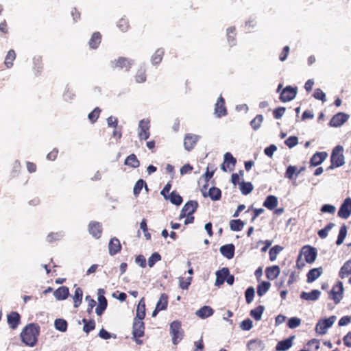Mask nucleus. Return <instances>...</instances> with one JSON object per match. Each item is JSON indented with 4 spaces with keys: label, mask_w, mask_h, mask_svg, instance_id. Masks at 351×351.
Segmentation results:
<instances>
[{
    "label": "nucleus",
    "mask_w": 351,
    "mask_h": 351,
    "mask_svg": "<svg viewBox=\"0 0 351 351\" xmlns=\"http://www.w3.org/2000/svg\"><path fill=\"white\" fill-rule=\"evenodd\" d=\"M40 333V326L37 324L30 323L21 331V337L22 341L27 346L33 347L38 341Z\"/></svg>",
    "instance_id": "1"
},
{
    "label": "nucleus",
    "mask_w": 351,
    "mask_h": 351,
    "mask_svg": "<svg viewBox=\"0 0 351 351\" xmlns=\"http://www.w3.org/2000/svg\"><path fill=\"white\" fill-rule=\"evenodd\" d=\"M170 334L174 345H177L182 339L183 331L182 330L181 322L180 321L175 320L170 324Z\"/></svg>",
    "instance_id": "2"
},
{
    "label": "nucleus",
    "mask_w": 351,
    "mask_h": 351,
    "mask_svg": "<svg viewBox=\"0 0 351 351\" xmlns=\"http://www.w3.org/2000/svg\"><path fill=\"white\" fill-rule=\"evenodd\" d=\"M144 331L145 324L143 319H134L132 327V335L133 337L135 339L136 343L138 345L143 343L142 340H140L139 338L144 335Z\"/></svg>",
    "instance_id": "3"
},
{
    "label": "nucleus",
    "mask_w": 351,
    "mask_h": 351,
    "mask_svg": "<svg viewBox=\"0 0 351 351\" xmlns=\"http://www.w3.org/2000/svg\"><path fill=\"white\" fill-rule=\"evenodd\" d=\"M343 147L341 145L336 146L331 154V162L335 165L336 167H339L345 164V158L343 156Z\"/></svg>",
    "instance_id": "4"
},
{
    "label": "nucleus",
    "mask_w": 351,
    "mask_h": 351,
    "mask_svg": "<svg viewBox=\"0 0 351 351\" xmlns=\"http://www.w3.org/2000/svg\"><path fill=\"white\" fill-rule=\"evenodd\" d=\"M337 317L333 315L327 319L319 320L315 327L316 332L320 335L326 334L327 330L333 325Z\"/></svg>",
    "instance_id": "5"
},
{
    "label": "nucleus",
    "mask_w": 351,
    "mask_h": 351,
    "mask_svg": "<svg viewBox=\"0 0 351 351\" xmlns=\"http://www.w3.org/2000/svg\"><path fill=\"white\" fill-rule=\"evenodd\" d=\"M150 122L148 119H142L138 123V136L141 141L147 140L150 136Z\"/></svg>",
    "instance_id": "6"
},
{
    "label": "nucleus",
    "mask_w": 351,
    "mask_h": 351,
    "mask_svg": "<svg viewBox=\"0 0 351 351\" xmlns=\"http://www.w3.org/2000/svg\"><path fill=\"white\" fill-rule=\"evenodd\" d=\"M343 286L341 282H338L335 285L330 291V297L332 299L336 304L340 302L343 298Z\"/></svg>",
    "instance_id": "7"
},
{
    "label": "nucleus",
    "mask_w": 351,
    "mask_h": 351,
    "mask_svg": "<svg viewBox=\"0 0 351 351\" xmlns=\"http://www.w3.org/2000/svg\"><path fill=\"white\" fill-rule=\"evenodd\" d=\"M236 163L237 160L232 155V154L230 152H226L224 154V160L221 168L225 172L227 171V169H229V171H233Z\"/></svg>",
    "instance_id": "8"
},
{
    "label": "nucleus",
    "mask_w": 351,
    "mask_h": 351,
    "mask_svg": "<svg viewBox=\"0 0 351 351\" xmlns=\"http://www.w3.org/2000/svg\"><path fill=\"white\" fill-rule=\"evenodd\" d=\"M297 89L290 86L285 88L280 94V100L282 102H287L292 100L296 95Z\"/></svg>",
    "instance_id": "9"
},
{
    "label": "nucleus",
    "mask_w": 351,
    "mask_h": 351,
    "mask_svg": "<svg viewBox=\"0 0 351 351\" xmlns=\"http://www.w3.org/2000/svg\"><path fill=\"white\" fill-rule=\"evenodd\" d=\"M89 233L95 239H99L101 237L103 228L101 223L92 221L88 226Z\"/></svg>",
    "instance_id": "10"
},
{
    "label": "nucleus",
    "mask_w": 351,
    "mask_h": 351,
    "mask_svg": "<svg viewBox=\"0 0 351 351\" xmlns=\"http://www.w3.org/2000/svg\"><path fill=\"white\" fill-rule=\"evenodd\" d=\"M132 64L131 60L125 57H119L118 59L112 62V67L113 69H124L125 71H129Z\"/></svg>",
    "instance_id": "11"
},
{
    "label": "nucleus",
    "mask_w": 351,
    "mask_h": 351,
    "mask_svg": "<svg viewBox=\"0 0 351 351\" xmlns=\"http://www.w3.org/2000/svg\"><path fill=\"white\" fill-rule=\"evenodd\" d=\"M198 207V203L197 201L191 200L187 202L181 210L180 218H183L186 215H193Z\"/></svg>",
    "instance_id": "12"
},
{
    "label": "nucleus",
    "mask_w": 351,
    "mask_h": 351,
    "mask_svg": "<svg viewBox=\"0 0 351 351\" xmlns=\"http://www.w3.org/2000/svg\"><path fill=\"white\" fill-rule=\"evenodd\" d=\"M351 214V198H346L341 204L338 215L343 219H348Z\"/></svg>",
    "instance_id": "13"
},
{
    "label": "nucleus",
    "mask_w": 351,
    "mask_h": 351,
    "mask_svg": "<svg viewBox=\"0 0 351 351\" xmlns=\"http://www.w3.org/2000/svg\"><path fill=\"white\" fill-rule=\"evenodd\" d=\"M199 136L193 134H186L184 138V147L188 152L191 151L196 145Z\"/></svg>",
    "instance_id": "14"
},
{
    "label": "nucleus",
    "mask_w": 351,
    "mask_h": 351,
    "mask_svg": "<svg viewBox=\"0 0 351 351\" xmlns=\"http://www.w3.org/2000/svg\"><path fill=\"white\" fill-rule=\"evenodd\" d=\"M215 114L219 118L226 116L227 114V109L225 105V99L222 96H220L215 104Z\"/></svg>",
    "instance_id": "15"
},
{
    "label": "nucleus",
    "mask_w": 351,
    "mask_h": 351,
    "mask_svg": "<svg viewBox=\"0 0 351 351\" xmlns=\"http://www.w3.org/2000/svg\"><path fill=\"white\" fill-rule=\"evenodd\" d=\"M348 118V114L343 112H339L332 117L330 121V125L332 127H339L346 122Z\"/></svg>",
    "instance_id": "16"
},
{
    "label": "nucleus",
    "mask_w": 351,
    "mask_h": 351,
    "mask_svg": "<svg viewBox=\"0 0 351 351\" xmlns=\"http://www.w3.org/2000/svg\"><path fill=\"white\" fill-rule=\"evenodd\" d=\"M306 167L304 166L298 167L296 166L289 165L286 170L285 177L289 180L295 179L300 173L304 171Z\"/></svg>",
    "instance_id": "17"
},
{
    "label": "nucleus",
    "mask_w": 351,
    "mask_h": 351,
    "mask_svg": "<svg viewBox=\"0 0 351 351\" xmlns=\"http://www.w3.org/2000/svg\"><path fill=\"white\" fill-rule=\"evenodd\" d=\"M8 324L12 329H16L21 323V316L19 313L12 311L7 315Z\"/></svg>",
    "instance_id": "18"
},
{
    "label": "nucleus",
    "mask_w": 351,
    "mask_h": 351,
    "mask_svg": "<svg viewBox=\"0 0 351 351\" xmlns=\"http://www.w3.org/2000/svg\"><path fill=\"white\" fill-rule=\"evenodd\" d=\"M307 263V245L302 247L300 254L296 261V266L298 269H302Z\"/></svg>",
    "instance_id": "19"
},
{
    "label": "nucleus",
    "mask_w": 351,
    "mask_h": 351,
    "mask_svg": "<svg viewBox=\"0 0 351 351\" xmlns=\"http://www.w3.org/2000/svg\"><path fill=\"white\" fill-rule=\"evenodd\" d=\"M121 250V245L120 243L119 240L116 238H112L110 240L109 244H108V250L109 254L111 256H114L119 253Z\"/></svg>",
    "instance_id": "20"
},
{
    "label": "nucleus",
    "mask_w": 351,
    "mask_h": 351,
    "mask_svg": "<svg viewBox=\"0 0 351 351\" xmlns=\"http://www.w3.org/2000/svg\"><path fill=\"white\" fill-rule=\"evenodd\" d=\"M229 274V269L227 267H223L216 272L215 286L220 287L226 281L227 276Z\"/></svg>",
    "instance_id": "21"
},
{
    "label": "nucleus",
    "mask_w": 351,
    "mask_h": 351,
    "mask_svg": "<svg viewBox=\"0 0 351 351\" xmlns=\"http://www.w3.org/2000/svg\"><path fill=\"white\" fill-rule=\"evenodd\" d=\"M234 245L233 244H227L222 245L220 247V252L228 259H231L234 257Z\"/></svg>",
    "instance_id": "22"
},
{
    "label": "nucleus",
    "mask_w": 351,
    "mask_h": 351,
    "mask_svg": "<svg viewBox=\"0 0 351 351\" xmlns=\"http://www.w3.org/2000/svg\"><path fill=\"white\" fill-rule=\"evenodd\" d=\"M328 154L326 152H317L315 154L311 159V165L315 167L323 162L327 158Z\"/></svg>",
    "instance_id": "23"
},
{
    "label": "nucleus",
    "mask_w": 351,
    "mask_h": 351,
    "mask_svg": "<svg viewBox=\"0 0 351 351\" xmlns=\"http://www.w3.org/2000/svg\"><path fill=\"white\" fill-rule=\"evenodd\" d=\"M294 336H292L288 339L278 341L276 346V350L277 351H285L289 349L292 346V340Z\"/></svg>",
    "instance_id": "24"
},
{
    "label": "nucleus",
    "mask_w": 351,
    "mask_h": 351,
    "mask_svg": "<svg viewBox=\"0 0 351 351\" xmlns=\"http://www.w3.org/2000/svg\"><path fill=\"white\" fill-rule=\"evenodd\" d=\"M98 302L99 304L95 309V313L100 316L106 309L108 306V302L106 298L103 295H99Z\"/></svg>",
    "instance_id": "25"
},
{
    "label": "nucleus",
    "mask_w": 351,
    "mask_h": 351,
    "mask_svg": "<svg viewBox=\"0 0 351 351\" xmlns=\"http://www.w3.org/2000/svg\"><path fill=\"white\" fill-rule=\"evenodd\" d=\"M265 274L269 280H273L279 276L280 268L278 265L267 267L265 269Z\"/></svg>",
    "instance_id": "26"
},
{
    "label": "nucleus",
    "mask_w": 351,
    "mask_h": 351,
    "mask_svg": "<svg viewBox=\"0 0 351 351\" xmlns=\"http://www.w3.org/2000/svg\"><path fill=\"white\" fill-rule=\"evenodd\" d=\"M101 42V34L99 32H94L88 42L91 49H97Z\"/></svg>",
    "instance_id": "27"
},
{
    "label": "nucleus",
    "mask_w": 351,
    "mask_h": 351,
    "mask_svg": "<svg viewBox=\"0 0 351 351\" xmlns=\"http://www.w3.org/2000/svg\"><path fill=\"white\" fill-rule=\"evenodd\" d=\"M69 294V288L65 286L59 287L54 291L53 293L55 298L60 300L66 299L68 297Z\"/></svg>",
    "instance_id": "28"
},
{
    "label": "nucleus",
    "mask_w": 351,
    "mask_h": 351,
    "mask_svg": "<svg viewBox=\"0 0 351 351\" xmlns=\"http://www.w3.org/2000/svg\"><path fill=\"white\" fill-rule=\"evenodd\" d=\"M278 205V199L274 195H269L266 197L263 206L269 210L274 209Z\"/></svg>",
    "instance_id": "29"
},
{
    "label": "nucleus",
    "mask_w": 351,
    "mask_h": 351,
    "mask_svg": "<svg viewBox=\"0 0 351 351\" xmlns=\"http://www.w3.org/2000/svg\"><path fill=\"white\" fill-rule=\"evenodd\" d=\"M323 273L322 267L313 268L308 271V283L313 282L321 276Z\"/></svg>",
    "instance_id": "30"
},
{
    "label": "nucleus",
    "mask_w": 351,
    "mask_h": 351,
    "mask_svg": "<svg viewBox=\"0 0 351 351\" xmlns=\"http://www.w3.org/2000/svg\"><path fill=\"white\" fill-rule=\"evenodd\" d=\"M43 69V59L40 56L34 57L33 59V70L36 75L41 73Z\"/></svg>",
    "instance_id": "31"
},
{
    "label": "nucleus",
    "mask_w": 351,
    "mask_h": 351,
    "mask_svg": "<svg viewBox=\"0 0 351 351\" xmlns=\"http://www.w3.org/2000/svg\"><path fill=\"white\" fill-rule=\"evenodd\" d=\"M213 313L214 311L211 307L208 306H204L197 311L196 315L198 317L204 319L211 316Z\"/></svg>",
    "instance_id": "32"
},
{
    "label": "nucleus",
    "mask_w": 351,
    "mask_h": 351,
    "mask_svg": "<svg viewBox=\"0 0 351 351\" xmlns=\"http://www.w3.org/2000/svg\"><path fill=\"white\" fill-rule=\"evenodd\" d=\"M165 54V51L162 48H159L156 50L152 56V62L153 64H160Z\"/></svg>",
    "instance_id": "33"
},
{
    "label": "nucleus",
    "mask_w": 351,
    "mask_h": 351,
    "mask_svg": "<svg viewBox=\"0 0 351 351\" xmlns=\"http://www.w3.org/2000/svg\"><path fill=\"white\" fill-rule=\"evenodd\" d=\"M145 317V304L143 299H141L137 306L136 315L134 319H143Z\"/></svg>",
    "instance_id": "34"
},
{
    "label": "nucleus",
    "mask_w": 351,
    "mask_h": 351,
    "mask_svg": "<svg viewBox=\"0 0 351 351\" xmlns=\"http://www.w3.org/2000/svg\"><path fill=\"white\" fill-rule=\"evenodd\" d=\"M351 274V259L348 261L344 263L342 266L340 272L339 276L341 278H345Z\"/></svg>",
    "instance_id": "35"
},
{
    "label": "nucleus",
    "mask_w": 351,
    "mask_h": 351,
    "mask_svg": "<svg viewBox=\"0 0 351 351\" xmlns=\"http://www.w3.org/2000/svg\"><path fill=\"white\" fill-rule=\"evenodd\" d=\"M16 58V53L14 50L10 49L8 51L4 61V64L8 69L13 66V61Z\"/></svg>",
    "instance_id": "36"
},
{
    "label": "nucleus",
    "mask_w": 351,
    "mask_h": 351,
    "mask_svg": "<svg viewBox=\"0 0 351 351\" xmlns=\"http://www.w3.org/2000/svg\"><path fill=\"white\" fill-rule=\"evenodd\" d=\"M125 165L132 167L133 168H136L139 166L140 162L137 159V157L135 154H132L129 155L126 159L125 160Z\"/></svg>",
    "instance_id": "37"
},
{
    "label": "nucleus",
    "mask_w": 351,
    "mask_h": 351,
    "mask_svg": "<svg viewBox=\"0 0 351 351\" xmlns=\"http://www.w3.org/2000/svg\"><path fill=\"white\" fill-rule=\"evenodd\" d=\"M239 189L243 195H247L252 191L254 187L250 182H241L239 183Z\"/></svg>",
    "instance_id": "38"
},
{
    "label": "nucleus",
    "mask_w": 351,
    "mask_h": 351,
    "mask_svg": "<svg viewBox=\"0 0 351 351\" xmlns=\"http://www.w3.org/2000/svg\"><path fill=\"white\" fill-rule=\"evenodd\" d=\"M265 307L259 305L256 308L252 309L250 314L256 321H258L261 319Z\"/></svg>",
    "instance_id": "39"
},
{
    "label": "nucleus",
    "mask_w": 351,
    "mask_h": 351,
    "mask_svg": "<svg viewBox=\"0 0 351 351\" xmlns=\"http://www.w3.org/2000/svg\"><path fill=\"white\" fill-rule=\"evenodd\" d=\"M168 305V295L166 293H162L156 304L158 310H165Z\"/></svg>",
    "instance_id": "40"
},
{
    "label": "nucleus",
    "mask_w": 351,
    "mask_h": 351,
    "mask_svg": "<svg viewBox=\"0 0 351 351\" xmlns=\"http://www.w3.org/2000/svg\"><path fill=\"white\" fill-rule=\"evenodd\" d=\"M82 322L84 323L83 330L86 334H88L90 331L95 328V322L94 319L88 320L84 318L82 319Z\"/></svg>",
    "instance_id": "41"
},
{
    "label": "nucleus",
    "mask_w": 351,
    "mask_h": 351,
    "mask_svg": "<svg viewBox=\"0 0 351 351\" xmlns=\"http://www.w3.org/2000/svg\"><path fill=\"white\" fill-rule=\"evenodd\" d=\"M83 296V291L80 287H77L75 290L73 299L74 306L78 307L82 302Z\"/></svg>",
    "instance_id": "42"
},
{
    "label": "nucleus",
    "mask_w": 351,
    "mask_h": 351,
    "mask_svg": "<svg viewBox=\"0 0 351 351\" xmlns=\"http://www.w3.org/2000/svg\"><path fill=\"white\" fill-rule=\"evenodd\" d=\"M244 222L241 219H232L230 221V228L232 231H240L244 227Z\"/></svg>",
    "instance_id": "43"
},
{
    "label": "nucleus",
    "mask_w": 351,
    "mask_h": 351,
    "mask_svg": "<svg viewBox=\"0 0 351 351\" xmlns=\"http://www.w3.org/2000/svg\"><path fill=\"white\" fill-rule=\"evenodd\" d=\"M168 199L173 204L177 206L180 205L182 202V197L176 191H173L171 193V194L168 196Z\"/></svg>",
    "instance_id": "44"
},
{
    "label": "nucleus",
    "mask_w": 351,
    "mask_h": 351,
    "mask_svg": "<svg viewBox=\"0 0 351 351\" xmlns=\"http://www.w3.org/2000/svg\"><path fill=\"white\" fill-rule=\"evenodd\" d=\"M263 121V115L258 114L250 121V125L254 130H257L261 128Z\"/></svg>",
    "instance_id": "45"
},
{
    "label": "nucleus",
    "mask_w": 351,
    "mask_h": 351,
    "mask_svg": "<svg viewBox=\"0 0 351 351\" xmlns=\"http://www.w3.org/2000/svg\"><path fill=\"white\" fill-rule=\"evenodd\" d=\"M270 286V282L266 281L262 282L257 287V294L259 296L263 295L269 290Z\"/></svg>",
    "instance_id": "46"
},
{
    "label": "nucleus",
    "mask_w": 351,
    "mask_h": 351,
    "mask_svg": "<svg viewBox=\"0 0 351 351\" xmlns=\"http://www.w3.org/2000/svg\"><path fill=\"white\" fill-rule=\"evenodd\" d=\"M144 186L146 189H147V186L146 182L143 179L138 180L136 182V184L134 186V190H133L134 195L135 196H138L140 194L143 187H144Z\"/></svg>",
    "instance_id": "47"
},
{
    "label": "nucleus",
    "mask_w": 351,
    "mask_h": 351,
    "mask_svg": "<svg viewBox=\"0 0 351 351\" xmlns=\"http://www.w3.org/2000/svg\"><path fill=\"white\" fill-rule=\"evenodd\" d=\"M208 195L212 200H219L221 197V191L217 187H211L209 189Z\"/></svg>",
    "instance_id": "48"
},
{
    "label": "nucleus",
    "mask_w": 351,
    "mask_h": 351,
    "mask_svg": "<svg viewBox=\"0 0 351 351\" xmlns=\"http://www.w3.org/2000/svg\"><path fill=\"white\" fill-rule=\"evenodd\" d=\"M346 235H347V227L346 225H343L340 228L337 240L336 242L337 245H340L343 243Z\"/></svg>",
    "instance_id": "49"
},
{
    "label": "nucleus",
    "mask_w": 351,
    "mask_h": 351,
    "mask_svg": "<svg viewBox=\"0 0 351 351\" xmlns=\"http://www.w3.org/2000/svg\"><path fill=\"white\" fill-rule=\"evenodd\" d=\"M236 35L237 33L234 27H230L227 29V38L229 43L231 45H234Z\"/></svg>",
    "instance_id": "50"
},
{
    "label": "nucleus",
    "mask_w": 351,
    "mask_h": 351,
    "mask_svg": "<svg viewBox=\"0 0 351 351\" xmlns=\"http://www.w3.org/2000/svg\"><path fill=\"white\" fill-rule=\"evenodd\" d=\"M282 250V247L280 245H275L271 247L269 252V259L271 261H274L276 259L278 254Z\"/></svg>",
    "instance_id": "51"
},
{
    "label": "nucleus",
    "mask_w": 351,
    "mask_h": 351,
    "mask_svg": "<svg viewBox=\"0 0 351 351\" xmlns=\"http://www.w3.org/2000/svg\"><path fill=\"white\" fill-rule=\"evenodd\" d=\"M55 327L57 330L61 332H65L67 329V322L62 319H57L55 321Z\"/></svg>",
    "instance_id": "52"
},
{
    "label": "nucleus",
    "mask_w": 351,
    "mask_h": 351,
    "mask_svg": "<svg viewBox=\"0 0 351 351\" xmlns=\"http://www.w3.org/2000/svg\"><path fill=\"white\" fill-rule=\"evenodd\" d=\"M101 112V109L99 107H96L90 113L88 114V119L91 123H95L98 119Z\"/></svg>",
    "instance_id": "53"
},
{
    "label": "nucleus",
    "mask_w": 351,
    "mask_h": 351,
    "mask_svg": "<svg viewBox=\"0 0 351 351\" xmlns=\"http://www.w3.org/2000/svg\"><path fill=\"white\" fill-rule=\"evenodd\" d=\"M146 78L145 70L143 69L138 70L135 75L136 82L138 83H143L146 81Z\"/></svg>",
    "instance_id": "54"
},
{
    "label": "nucleus",
    "mask_w": 351,
    "mask_h": 351,
    "mask_svg": "<svg viewBox=\"0 0 351 351\" xmlns=\"http://www.w3.org/2000/svg\"><path fill=\"white\" fill-rule=\"evenodd\" d=\"M335 226L333 223H328L324 228L319 230L318 235L320 238L324 239L327 237L328 232Z\"/></svg>",
    "instance_id": "55"
},
{
    "label": "nucleus",
    "mask_w": 351,
    "mask_h": 351,
    "mask_svg": "<svg viewBox=\"0 0 351 351\" xmlns=\"http://www.w3.org/2000/svg\"><path fill=\"white\" fill-rule=\"evenodd\" d=\"M245 300L247 304H250L252 302L254 297V289L253 287H250L247 289L245 293Z\"/></svg>",
    "instance_id": "56"
},
{
    "label": "nucleus",
    "mask_w": 351,
    "mask_h": 351,
    "mask_svg": "<svg viewBox=\"0 0 351 351\" xmlns=\"http://www.w3.org/2000/svg\"><path fill=\"white\" fill-rule=\"evenodd\" d=\"M161 259V256L157 253V252H155L154 254H152V256L149 258L148 259V265L149 267H152L154 265V264L160 261Z\"/></svg>",
    "instance_id": "57"
},
{
    "label": "nucleus",
    "mask_w": 351,
    "mask_h": 351,
    "mask_svg": "<svg viewBox=\"0 0 351 351\" xmlns=\"http://www.w3.org/2000/svg\"><path fill=\"white\" fill-rule=\"evenodd\" d=\"M298 143V137L295 136H289L288 138H287L285 141V145L289 148H292L294 146H295Z\"/></svg>",
    "instance_id": "58"
},
{
    "label": "nucleus",
    "mask_w": 351,
    "mask_h": 351,
    "mask_svg": "<svg viewBox=\"0 0 351 351\" xmlns=\"http://www.w3.org/2000/svg\"><path fill=\"white\" fill-rule=\"evenodd\" d=\"M192 280V277H189L186 279L184 278H179V284L180 287L182 289H188L189 285H191V282Z\"/></svg>",
    "instance_id": "59"
},
{
    "label": "nucleus",
    "mask_w": 351,
    "mask_h": 351,
    "mask_svg": "<svg viewBox=\"0 0 351 351\" xmlns=\"http://www.w3.org/2000/svg\"><path fill=\"white\" fill-rule=\"evenodd\" d=\"M117 27L121 32H125L129 27L128 21L125 19H121L117 23Z\"/></svg>",
    "instance_id": "60"
},
{
    "label": "nucleus",
    "mask_w": 351,
    "mask_h": 351,
    "mask_svg": "<svg viewBox=\"0 0 351 351\" xmlns=\"http://www.w3.org/2000/svg\"><path fill=\"white\" fill-rule=\"evenodd\" d=\"M301 320L298 317H291L287 322V326L289 328H295L300 325Z\"/></svg>",
    "instance_id": "61"
},
{
    "label": "nucleus",
    "mask_w": 351,
    "mask_h": 351,
    "mask_svg": "<svg viewBox=\"0 0 351 351\" xmlns=\"http://www.w3.org/2000/svg\"><path fill=\"white\" fill-rule=\"evenodd\" d=\"M313 95L316 99L321 100L322 102L326 101L325 93L319 88L316 89Z\"/></svg>",
    "instance_id": "62"
},
{
    "label": "nucleus",
    "mask_w": 351,
    "mask_h": 351,
    "mask_svg": "<svg viewBox=\"0 0 351 351\" xmlns=\"http://www.w3.org/2000/svg\"><path fill=\"white\" fill-rule=\"evenodd\" d=\"M61 234L58 232H51L47 237V241L49 243H53L60 240Z\"/></svg>",
    "instance_id": "63"
},
{
    "label": "nucleus",
    "mask_w": 351,
    "mask_h": 351,
    "mask_svg": "<svg viewBox=\"0 0 351 351\" xmlns=\"http://www.w3.org/2000/svg\"><path fill=\"white\" fill-rule=\"evenodd\" d=\"M317 258V250L308 245V263H313Z\"/></svg>",
    "instance_id": "64"
}]
</instances>
